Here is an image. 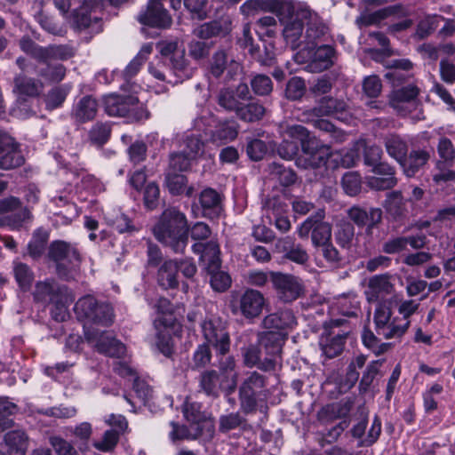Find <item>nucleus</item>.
<instances>
[{
	"label": "nucleus",
	"instance_id": "nucleus-1",
	"mask_svg": "<svg viewBox=\"0 0 455 455\" xmlns=\"http://www.w3.org/2000/svg\"><path fill=\"white\" fill-rule=\"evenodd\" d=\"M188 226L184 213L176 208H168L153 228L158 242L175 253L184 252L188 242Z\"/></svg>",
	"mask_w": 455,
	"mask_h": 455
},
{
	"label": "nucleus",
	"instance_id": "nucleus-2",
	"mask_svg": "<svg viewBox=\"0 0 455 455\" xmlns=\"http://www.w3.org/2000/svg\"><path fill=\"white\" fill-rule=\"evenodd\" d=\"M47 259L55 264L56 275L66 281L75 278L81 262L77 248L62 240L52 241L47 250Z\"/></svg>",
	"mask_w": 455,
	"mask_h": 455
},
{
	"label": "nucleus",
	"instance_id": "nucleus-3",
	"mask_svg": "<svg viewBox=\"0 0 455 455\" xmlns=\"http://www.w3.org/2000/svg\"><path fill=\"white\" fill-rule=\"evenodd\" d=\"M269 392L267 388V379L262 374L252 371L242 382L239 387L240 408L245 414L253 413L267 409V400Z\"/></svg>",
	"mask_w": 455,
	"mask_h": 455
},
{
	"label": "nucleus",
	"instance_id": "nucleus-4",
	"mask_svg": "<svg viewBox=\"0 0 455 455\" xmlns=\"http://www.w3.org/2000/svg\"><path fill=\"white\" fill-rule=\"evenodd\" d=\"M74 310L77 319L84 322V324L108 326L114 322L112 307L108 303L98 300L92 295L80 298L76 301Z\"/></svg>",
	"mask_w": 455,
	"mask_h": 455
},
{
	"label": "nucleus",
	"instance_id": "nucleus-5",
	"mask_svg": "<svg viewBox=\"0 0 455 455\" xmlns=\"http://www.w3.org/2000/svg\"><path fill=\"white\" fill-rule=\"evenodd\" d=\"M391 308L384 303H379L373 315L375 331L386 339H400L407 331L411 322L400 318L391 321Z\"/></svg>",
	"mask_w": 455,
	"mask_h": 455
},
{
	"label": "nucleus",
	"instance_id": "nucleus-6",
	"mask_svg": "<svg viewBox=\"0 0 455 455\" xmlns=\"http://www.w3.org/2000/svg\"><path fill=\"white\" fill-rule=\"evenodd\" d=\"M324 218V210H317L315 214L308 217L299 225L297 230L299 236L305 239L311 233V241L315 247H321L331 243V226L323 220Z\"/></svg>",
	"mask_w": 455,
	"mask_h": 455
},
{
	"label": "nucleus",
	"instance_id": "nucleus-7",
	"mask_svg": "<svg viewBox=\"0 0 455 455\" xmlns=\"http://www.w3.org/2000/svg\"><path fill=\"white\" fill-rule=\"evenodd\" d=\"M270 281L278 300L284 303L295 301L305 292L303 281L291 274L271 272Z\"/></svg>",
	"mask_w": 455,
	"mask_h": 455
},
{
	"label": "nucleus",
	"instance_id": "nucleus-8",
	"mask_svg": "<svg viewBox=\"0 0 455 455\" xmlns=\"http://www.w3.org/2000/svg\"><path fill=\"white\" fill-rule=\"evenodd\" d=\"M204 338L208 344L213 346L217 351L225 355L230 347L229 335L226 323L219 316L212 315L201 323Z\"/></svg>",
	"mask_w": 455,
	"mask_h": 455
},
{
	"label": "nucleus",
	"instance_id": "nucleus-9",
	"mask_svg": "<svg viewBox=\"0 0 455 455\" xmlns=\"http://www.w3.org/2000/svg\"><path fill=\"white\" fill-rule=\"evenodd\" d=\"M264 302L265 299L260 291L247 289L230 301V308L235 315L240 314L247 319H252L260 315Z\"/></svg>",
	"mask_w": 455,
	"mask_h": 455
},
{
	"label": "nucleus",
	"instance_id": "nucleus-10",
	"mask_svg": "<svg viewBox=\"0 0 455 455\" xmlns=\"http://www.w3.org/2000/svg\"><path fill=\"white\" fill-rule=\"evenodd\" d=\"M303 156L296 159V165L302 169H317L324 166L331 156V148L316 140H309L302 144Z\"/></svg>",
	"mask_w": 455,
	"mask_h": 455
},
{
	"label": "nucleus",
	"instance_id": "nucleus-11",
	"mask_svg": "<svg viewBox=\"0 0 455 455\" xmlns=\"http://www.w3.org/2000/svg\"><path fill=\"white\" fill-rule=\"evenodd\" d=\"M84 338L97 351L110 357H122L125 354V346L108 331L84 330Z\"/></svg>",
	"mask_w": 455,
	"mask_h": 455
},
{
	"label": "nucleus",
	"instance_id": "nucleus-12",
	"mask_svg": "<svg viewBox=\"0 0 455 455\" xmlns=\"http://www.w3.org/2000/svg\"><path fill=\"white\" fill-rule=\"evenodd\" d=\"M419 87L414 84H408L395 88L388 96L389 105L398 114L406 116L418 106Z\"/></svg>",
	"mask_w": 455,
	"mask_h": 455
},
{
	"label": "nucleus",
	"instance_id": "nucleus-13",
	"mask_svg": "<svg viewBox=\"0 0 455 455\" xmlns=\"http://www.w3.org/2000/svg\"><path fill=\"white\" fill-rule=\"evenodd\" d=\"M138 102V98L133 94L112 93L103 98L105 112L109 116L124 117L132 116L137 119L142 118V115L138 116L133 113Z\"/></svg>",
	"mask_w": 455,
	"mask_h": 455
},
{
	"label": "nucleus",
	"instance_id": "nucleus-14",
	"mask_svg": "<svg viewBox=\"0 0 455 455\" xmlns=\"http://www.w3.org/2000/svg\"><path fill=\"white\" fill-rule=\"evenodd\" d=\"M347 218L358 228H366L367 234H371L372 230L382 222L383 212L378 207H363L361 205H353L347 211Z\"/></svg>",
	"mask_w": 455,
	"mask_h": 455
},
{
	"label": "nucleus",
	"instance_id": "nucleus-15",
	"mask_svg": "<svg viewBox=\"0 0 455 455\" xmlns=\"http://www.w3.org/2000/svg\"><path fill=\"white\" fill-rule=\"evenodd\" d=\"M299 17L304 19V27H306L304 42L307 44V48L327 34L328 27L321 17L309 7H299Z\"/></svg>",
	"mask_w": 455,
	"mask_h": 455
},
{
	"label": "nucleus",
	"instance_id": "nucleus-16",
	"mask_svg": "<svg viewBox=\"0 0 455 455\" xmlns=\"http://www.w3.org/2000/svg\"><path fill=\"white\" fill-rule=\"evenodd\" d=\"M96 12V6L91 0H84L83 4L75 9L73 24L78 30L88 29L91 33L98 34L102 30V20L92 13Z\"/></svg>",
	"mask_w": 455,
	"mask_h": 455
},
{
	"label": "nucleus",
	"instance_id": "nucleus-17",
	"mask_svg": "<svg viewBox=\"0 0 455 455\" xmlns=\"http://www.w3.org/2000/svg\"><path fill=\"white\" fill-rule=\"evenodd\" d=\"M433 155V148H413L408 151L399 164L407 178H413L428 165Z\"/></svg>",
	"mask_w": 455,
	"mask_h": 455
},
{
	"label": "nucleus",
	"instance_id": "nucleus-18",
	"mask_svg": "<svg viewBox=\"0 0 455 455\" xmlns=\"http://www.w3.org/2000/svg\"><path fill=\"white\" fill-rule=\"evenodd\" d=\"M303 115L313 116V117L334 116L339 120H346L349 115V109L343 100L325 96L319 100L315 108Z\"/></svg>",
	"mask_w": 455,
	"mask_h": 455
},
{
	"label": "nucleus",
	"instance_id": "nucleus-19",
	"mask_svg": "<svg viewBox=\"0 0 455 455\" xmlns=\"http://www.w3.org/2000/svg\"><path fill=\"white\" fill-rule=\"evenodd\" d=\"M138 19L144 25L158 28H170L172 23L171 15L164 6V0H150Z\"/></svg>",
	"mask_w": 455,
	"mask_h": 455
},
{
	"label": "nucleus",
	"instance_id": "nucleus-20",
	"mask_svg": "<svg viewBox=\"0 0 455 455\" xmlns=\"http://www.w3.org/2000/svg\"><path fill=\"white\" fill-rule=\"evenodd\" d=\"M251 100L250 89L245 83H240L235 89L223 88L217 96L218 104L229 112L236 115L242 103Z\"/></svg>",
	"mask_w": 455,
	"mask_h": 455
},
{
	"label": "nucleus",
	"instance_id": "nucleus-21",
	"mask_svg": "<svg viewBox=\"0 0 455 455\" xmlns=\"http://www.w3.org/2000/svg\"><path fill=\"white\" fill-rule=\"evenodd\" d=\"M69 291L66 285L60 284L54 278H46L36 283L33 298L36 302L50 305Z\"/></svg>",
	"mask_w": 455,
	"mask_h": 455
},
{
	"label": "nucleus",
	"instance_id": "nucleus-22",
	"mask_svg": "<svg viewBox=\"0 0 455 455\" xmlns=\"http://www.w3.org/2000/svg\"><path fill=\"white\" fill-rule=\"evenodd\" d=\"M23 163L24 157L14 140L0 130V168L11 170L20 167Z\"/></svg>",
	"mask_w": 455,
	"mask_h": 455
},
{
	"label": "nucleus",
	"instance_id": "nucleus-23",
	"mask_svg": "<svg viewBox=\"0 0 455 455\" xmlns=\"http://www.w3.org/2000/svg\"><path fill=\"white\" fill-rule=\"evenodd\" d=\"M394 291L391 275L387 273L371 276L367 284L365 295L369 302H377L379 299Z\"/></svg>",
	"mask_w": 455,
	"mask_h": 455
},
{
	"label": "nucleus",
	"instance_id": "nucleus-24",
	"mask_svg": "<svg viewBox=\"0 0 455 455\" xmlns=\"http://www.w3.org/2000/svg\"><path fill=\"white\" fill-rule=\"evenodd\" d=\"M199 204L204 217L211 220L218 219L223 211L221 195L211 188L200 193Z\"/></svg>",
	"mask_w": 455,
	"mask_h": 455
},
{
	"label": "nucleus",
	"instance_id": "nucleus-25",
	"mask_svg": "<svg viewBox=\"0 0 455 455\" xmlns=\"http://www.w3.org/2000/svg\"><path fill=\"white\" fill-rule=\"evenodd\" d=\"M277 250L283 253V258L299 265H305L309 259L307 250L299 243H296L291 236L279 239L276 242Z\"/></svg>",
	"mask_w": 455,
	"mask_h": 455
},
{
	"label": "nucleus",
	"instance_id": "nucleus-26",
	"mask_svg": "<svg viewBox=\"0 0 455 455\" xmlns=\"http://www.w3.org/2000/svg\"><path fill=\"white\" fill-rule=\"evenodd\" d=\"M99 110L98 100L91 96L84 95L74 104L71 117L77 123H86L93 120Z\"/></svg>",
	"mask_w": 455,
	"mask_h": 455
},
{
	"label": "nucleus",
	"instance_id": "nucleus-27",
	"mask_svg": "<svg viewBox=\"0 0 455 455\" xmlns=\"http://www.w3.org/2000/svg\"><path fill=\"white\" fill-rule=\"evenodd\" d=\"M183 414L188 421L195 427H203V432L206 430L209 436L213 433V424L211 420L207 419L206 413L202 410V404L197 402L187 399L183 404Z\"/></svg>",
	"mask_w": 455,
	"mask_h": 455
},
{
	"label": "nucleus",
	"instance_id": "nucleus-28",
	"mask_svg": "<svg viewBox=\"0 0 455 455\" xmlns=\"http://www.w3.org/2000/svg\"><path fill=\"white\" fill-rule=\"evenodd\" d=\"M309 53L313 51L307 66L308 71L313 73L323 72L333 64L334 49L330 45H322L316 49L308 48Z\"/></svg>",
	"mask_w": 455,
	"mask_h": 455
},
{
	"label": "nucleus",
	"instance_id": "nucleus-29",
	"mask_svg": "<svg viewBox=\"0 0 455 455\" xmlns=\"http://www.w3.org/2000/svg\"><path fill=\"white\" fill-rule=\"evenodd\" d=\"M192 251L200 254L201 259L205 263L206 269L220 268L221 260L219 243L211 240L207 243H196L192 245Z\"/></svg>",
	"mask_w": 455,
	"mask_h": 455
},
{
	"label": "nucleus",
	"instance_id": "nucleus-30",
	"mask_svg": "<svg viewBox=\"0 0 455 455\" xmlns=\"http://www.w3.org/2000/svg\"><path fill=\"white\" fill-rule=\"evenodd\" d=\"M284 338L281 332L266 331L259 336V344L264 348L266 357L274 359L275 367L282 352Z\"/></svg>",
	"mask_w": 455,
	"mask_h": 455
},
{
	"label": "nucleus",
	"instance_id": "nucleus-31",
	"mask_svg": "<svg viewBox=\"0 0 455 455\" xmlns=\"http://www.w3.org/2000/svg\"><path fill=\"white\" fill-rule=\"evenodd\" d=\"M283 35L287 44L292 50L299 48L304 42V19L299 17V10L297 11L296 16L291 20H286L283 23Z\"/></svg>",
	"mask_w": 455,
	"mask_h": 455
},
{
	"label": "nucleus",
	"instance_id": "nucleus-32",
	"mask_svg": "<svg viewBox=\"0 0 455 455\" xmlns=\"http://www.w3.org/2000/svg\"><path fill=\"white\" fill-rule=\"evenodd\" d=\"M383 146L387 156L398 164L402 163L409 151L406 140L399 134L389 133L383 138Z\"/></svg>",
	"mask_w": 455,
	"mask_h": 455
},
{
	"label": "nucleus",
	"instance_id": "nucleus-33",
	"mask_svg": "<svg viewBox=\"0 0 455 455\" xmlns=\"http://www.w3.org/2000/svg\"><path fill=\"white\" fill-rule=\"evenodd\" d=\"M13 92L20 98L36 97L43 88L40 81L28 76L24 73L17 74L13 78Z\"/></svg>",
	"mask_w": 455,
	"mask_h": 455
},
{
	"label": "nucleus",
	"instance_id": "nucleus-34",
	"mask_svg": "<svg viewBox=\"0 0 455 455\" xmlns=\"http://www.w3.org/2000/svg\"><path fill=\"white\" fill-rule=\"evenodd\" d=\"M179 262L174 259H165L157 270V283L164 289H173L179 284Z\"/></svg>",
	"mask_w": 455,
	"mask_h": 455
},
{
	"label": "nucleus",
	"instance_id": "nucleus-35",
	"mask_svg": "<svg viewBox=\"0 0 455 455\" xmlns=\"http://www.w3.org/2000/svg\"><path fill=\"white\" fill-rule=\"evenodd\" d=\"M243 363L247 367H258L264 371H270L275 370V361L271 358L261 359V351L255 345H250L243 348Z\"/></svg>",
	"mask_w": 455,
	"mask_h": 455
},
{
	"label": "nucleus",
	"instance_id": "nucleus-36",
	"mask_svg": "<svg viewBox=\"0 0 455 455\" xmlns=\"http://www.w3.org/2000/svg\"><path fill=\"white\" fill-rule=\"evenodd\" d=\"M347 336V333L322 336L319 344L323 355L328 359L339 356L344 350Z\"/></svg>",
	"mask_w": 455,
	"mask_h": 455
},
{
	"label": "nucleus",
	"instance_id": "nucleus-37",
	"mask_svg": "<svg viewBox=\"0 0 455 455\" xmlns=\"http://www.w3.org/2000/svg\"><path fill=\"white\" fill-rule=\"evenodd\" d=\"M263 327L266 329L284 330L296 324V318L291 309H283L264 317Z\"/></svg>",
	"mask_w": 455,
	"mask_h": 455
},
{
	"label": "nucleus",
	"instance_id": "nucleus-38",
	"mask_svg": "<svg viewBox=\"0 0 455 455\" xmlns=\"http://www.w3.org/2000/svg\"><path fill=\"white\" fill-rule=\"evenodd\" d=\"M237 134L235 123L231 120H223L218 122L214 130L212 131L210 140L216 145H223L234 140Z\"/></svg>",
	"mask_w": 455,
	"mask_h": 455
},
{
	"label": "nucleus",
	"instance_id": "nucleus-39",
	"mask_svg": "<svg viewBox=\"0 0 455 455\" xmlns=\"http://www.w3.org/2000/svg\"><path fill=\"white\" fill-rule=\"evenodd\" d=\"M247 103L244 101L242 103L236 116L247 123H255L261 120L266 114V108L257 100H247Z\"/></svg>",
	"mask_w": 455,
	"mask_h": 455
},
{
	"label": "nucleus",
	"instance_id": "nucleus-40",
	"mask_svg": "<svg viewBox=\"0 0 455 455\" xmlns=\"http://www.w3.org/2000/svg\"><path fill=\"white\" fill-rule=\"evenodd\" d=\"M4 443L9 455H26L28 437L24 431L13 430L4 435Z\"/></svg>",
	"mask_w": 455,
	"mask_h": 455
},
{
	"label": "nucleus",
	"instance_id": "nucleus-41",
	"mask_svg": "<svg viewBox=\"0 0 455 455\" xmlns=\"http://www.w3.org/2000/svg\"><path fill=\"white\" fill-rule=\"evenodd\" d=\"M383 207L395 220H400L406 215V201L401 191H392L387 195Z\"/></svg>",
	"mask_w": 455,
	"mask_h": 455
},
{
	"label": "nucleus",
	"instance_id": "nucleus-42",
	"mask_svg": "<svg viewBox=\"0 0 455 455\" xmlns=\"http://www.w3.org/2000/svg\"><path fill=\"white\" fill-rule=\"evenodd\" d=\"M299 7L308 6L300 3L295 4L286 0H270L269 12L276 13L280 20L285 23L286 20H291L293 16H296Z\"/></svg>",
	"mask_w": 455,
	"mask_h": 455
},
{
	"label": "nucleus",
	"instance_id": "nucleus-43",
	"mask_svg": "<svg viewBox=\"0 0 455 455\" xmlns=\"http://www.w3.org/2000/svg\"><path fill=\"white\" fill-rule=\"evenodd\" d=\"M407 14V10L402 4H395L380 9L373 13L363 16L357 21L364 26H369L379 22L380 20L392 15L402 17L406 16Z\"/></svg>",
	"mask_w": 455,
	"mask_h": 455
},
{
	"label": "nucleus",
	"instance_id": "nucleus-44",
	"mask_svg": "<svg viewBox=\"0 0 455 455\" xmlns=\"http://www.w3.org/2000/svg\"><path fill=\"white\" fill-rule=\"evenodd\" d=\"M171 71L180 80L188 79L194 73V68L185 57V49H181L177 55L170 59Z\"/></svg>",
	"mask_w": 455,
	"mask_h": 455
},
{
	"label": "nucleus",
	"instance_id": "nucleus-45",
	"mask_svg": "<svg viewBox=\"0 0 455 455\" xmlns=\"http://www.w3.org/2000/svg\"><path fill=\"white\" fill-rule=\"evenodd\" d=\"M437 154L439 160L436 162V167L440 169L442 164H445L451 167L455 162V146L452 141L445 137L442 136L438 140L436 146Z\"/></svg>",
	"mask_w": 455,
	"mask_h": 455
},
{
	"label": "nucleus",
	"instance_id": "nucleus-46",
	"mask_svg": "<svg viewBox=\"0 0 455 455\" xmlns=\"http://www.w3.org/2000/svg\"><path fill=\"white\" fill-rule=\"evenodd\" d=\"M269 175L283 187H290L297 181V174L291 169L277 163L268 165Z\"/></svg>",
	"mask_w": 455,
	"mask_h": 455
},
{
	"label": "nucleus",
	"instance_id": "nucleus-47",
	"mask_svg": "<svg viewBox=\"0 0 455 455\" xmlns=\"http://www.w3.org/2000/svg\"><path fill=\"white\" fill-rule=\"evenodd\" d=\"M76 53L74 47L68 44H50L44 47L42 62L51 60H67Z\"/></svg>",
	"mask_w": 455,
	"mask_h": 455
},
{
	"label": "nucleus",
	"instance_id": "nucleus-48",
	"mask_svg": "<svg viewBox=\"0 0 455 455\" xmlns=\"http://www.w3.org/2000/svg\"><path fill=\"white\" fill-rule=\"evenodd\" d=\"M71 291L65 294L55 302L51 303L50 314L56 322H65L69 317L68 307L73 303Z\"/></svg>",
	"mask_w": 455,
	"mask_h": 455
},
{
	"label": "nucleus",
	"instance_id": "nucleus-49",
	"mask_svg": "<svg viewBox=\"0 0 455 455\" xmlns=\"http://www.w3.org/2000/svg\"><path fill=\"white\" fill-rule=\"evenodd\" d=\"M199 387L207 395L217 397L220 393V376L214 370L204 371L199 379Z\"/></svg>",
	"mask_w": 455,
	"mask_h": 455
},
{
	"label": "nucleus",
	"instance_id": "nucleus-50",
	"mask_svg": "<svg viewBox=\"0 0 455 455\" xmlns=\"http://www.w3.org/2000/svg\"><path fill=\"white\" fill-rule=\"evenodd\" d=\"M171 426L172 430L170 433V437L172 441L176 440H195L202 436L203 427H195L191 424L190 427L186 426H180L179 424L172 421Z\"/></svg>",
	"mask_w": 455,
	"mask_h": 455
},
{
	"label": "nucleus",
	"instance_id": "nucleus-51",
	"mask_svg": "<svg viewBox=\"0 0 455 455\" xmlns=\"http://www.w3.org/2000/svg\"><path fill=\"white\" fill-rule=\"evenodd\" d=\"M48 239L49 233L46 230L43 228L36 230L28 245V254L33 259L40 258L45 251Z\"/></svg>",
	"mask_w": 455,
	"mask_h": 455
},
{
	"label": "nucleus",
	"instance_id": "nucleus-52",
	"mask_svg": "<svg viewBox=\"0 0 455 455\" xmlns=\"http://www.w3.org/2000/svg\"><path fill=\"white\" fill-rule=\"evenodd\" d=\"M230 62V66L233 68H238V63L233 60H229L228 53L224 50L217 51L212 58L211 62V74L215 77L219 78L225 71L228 67V63Z\"/></svg>",
	"mask_w": 455,
	"mask_h": 455
},
{
	"label": "nucleus",
	"instance_id": "nucleus-53",
	"mask_svg": "<svg viewBox=\"0 0 455 455\" xmlns=\"http://www.w3.org/2000/svg\"><path fill=\"white\" fill-rule=\"evenodd\" d=\"M439 17L436 14L426 15L418 22L413 37L417 40H423L428 37L437 28Z\"/></svg>",
	"mask_w": 455,
	"mask_h": 455
},
{
	"label": "nucleus",
	"instance_id": "nucleus-54",
	"mask_svg": "<svg viewBox=\"0 0 455 455\" xmlns=\"http://www.w3.org/2000/svg\"><path fill=\"white\" fill-rule=\"evenodd\" d=\"M111 127L108 123L97 122L89 131L88 137L92 144L101 147L109 140Z\"/></svg>",
	"mask_w": 455,
	"mask_h": 455
},
{
	"label": "nucleus",
	"instance_id": "nucleus-55",
	"mask_svg": "<svg viewBox=\"0 0 455 455\" xmlns=\"http://www.w3.org/2000/svg\"><path fill=\"white\" fill-rule=\"evenodd\" d=\"M36 20L40 27L49 34L57 36H63L66 34V28L63 24L56 21L53 17L48 16L41 11L36 15Z\"/></svg>",
	"mask_w": 455,
	"mask_h": 455
},
{
	"label": "nucleus",
	"instance_id": "nucleus-56",
	"mask_svg": "<svg viewBox=\"0 0 455 455\" xmlns=\"http://www.w3.org/2000/svg\"><path fill=\"white\" fill-rule=\"evenodd\" d=\"M45 67L42 68L39 75L47 82L60 83L66 76V68L60 63L43 62Z\"/></svg>",
	"mask_w": 455,
	"mask_h": 455
},
{
	"label": "nucleus",
	"instance_id": "nucleus-57",
	"mask_svg": "<svg viewBox=\"0 0 455 455\" xmlns=\"http://www.w3.org/2000/svg\"><path fill=\"white\" fill-rule=\"evenodd\" d=\"M17 410L15 403L7 398L0 397V433L12 427L13 420L10 417L16 413Z\"/></svg>",
	"mask_w": 455,
	"mask_h": 455
},
{
	"label": "nucleus",
	"instance_id": "nucleus-58",
	"mask_svg": "<svg viewBox=\"0 0 455 455\" xmlns=\"http://www.w3.org/2000/svg\"><path fill=\"white\" fill-rule=\"evenodd\" d=\"M13 274L19 286L23 290H28L34 280V273L30 267L25 263H15L13 267Z\"/></svg>",
	"mask_w": 455,
	"mask_h": 455
},
{
	"label": "nucleus",
	"instance_id": "nucleus-59",
	"mask_svg": "<svg viewBox=\"0 0 455 455\" xmlns=\"http://www.w3.org/2000/svg\"><path fill=\"white\" fill-rule=\"evenodd\" d=\"M119 431L116 429L107 430L100 440L94 441L92 445L102 452H111L119 441Z\"/></svg>",
	"mask_w": 455,
	"mask_h": 455
},
{
	"label": "nucleus",
	"instance_id": "nucleus-60",
	"mask_svg": "<svg viewBox=\"0 0 455 455\" xmlns=\"http://www.w3.org/2000/svg\"><path fill=\"white\" fill-rule=\"evenodd\" d=\"M68 94V89L63 86H57L50 90L45 95V105L49 110L60 108Z\"/></svg>",
	"mask_w": 455,
	"mask_h": 455
},
{
	"label": "nucleus",
	"instance_id": "nucleus-61",
	"mask_svg": "<svg viewBox=\"0 0 455 455\" xmlns=\"http://www.w3.org/2000/svg\"><path fill=\"white\" fill-rule=\"evenodd\" d=\"M219 429L222 433H228L242 427L245 419L239 412H231L220 417Z\"/></svg>",
	"mask_w": 455,
	"mask_h": 455
},
{
	"label": "nucleus",
	"instance_id": "nucleus-62",
	"mask_svg": "<svg viewBox=\"0 0 455 455\" xmlns=\"http://www.w3.org/2000/svg\"><path fill=\"white\" fill-rule=\"evenodd\" d=\"M208 274L211 275L210 283L214 291L222 292L228 290L231 284V278L228 273L217 269H207Z\"/></svg>",
	"mask_w": 455,
	"mask_h": 455
},
{
	"label": "nucleus",
	"instance_id": "nucleus-63",
	"mask_svg": "<svg viewBox=\"0 0 455 455\" xmlns=\"http://www.w3.org/2000/svg\"><path fill=\"white\" fill-rule=\"evenodd\" d=\"M253 92L259 96H267L273 91V82L268 76L259 74L251 80Z\"/></svg>",
	"mask_w": 455,
	"mask_h": 455
},
{
	"label": "nucleus",
	"instance_id": "nucleus-64",
	"mask_svg": "<svg viewBox=\"0 0 455 455\" xmlns=\"http://www.w3.org/2000/svg\"><path fill=\"white\" fill-rule=\"evenodd\" d=\"M212 47V43L193 39L188 44V54L195 60H201L209 56Z\"/></svg>",
	"mask_w": 455,
	"mask_h": 455
}]
</instances>
